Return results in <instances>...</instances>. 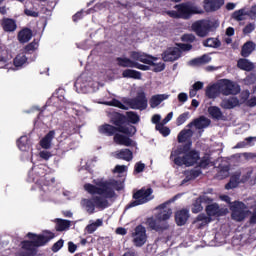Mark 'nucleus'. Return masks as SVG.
<instances>
[{
	"mask_svg": "<svg viewBox=\"0 0 256 256\" xmlns=\"http://www.w3.org/2000/svg\"><path fill=\"white\" fill-rule=\"evenodd\" d=\"M95 185L86 184L84 186L85 191L93 195L91 199L83 198L80 201L81 208L89 215L95 213V209L103 211L111 205L109 201L115 199V191H121L123 189V182L115 180H94Z\"/></svg>",
	"mask_w": 256,
	"mask_h": 256,
	"instance_id": "obj_1",
	"label": "nucleus"
},
{
	"mask_svg": "<svg viewBox=\"0 0 256 256\" xmlns=\"http://www.w3.org/2000/svg\"><path fill=\"white\" fill-rule=\"evenodd\" d=\"M50 173L51 170L43 164L33 166L28 173V181L34 183L32 189L38 191L42 201H49L57 195L56 188L51 186L55 183V178Z\"/></svg>",
	"mask_w": 256,
	"mask_h": 256,
	"instance_id": "obj_2",
	"label": "nucleus"
},
{
	"mask_svg": "<svg viewBox=\"0 0 256 256\" xmlns=\"http://www.w3.org/2000/svg\"><path fill=\"white\" fill-rule=\"evenodd\" d=\"M100 105H108L109 107H118L119 109H138L145 111L148 107V100L145 92H138L136 98H123L122 102L117 99H112L108 102H98Z\"/></svg>",
	"mask_w": 256,
	"mask_h": 256,
	"instance_id": "obj_3",
	"label": "nucleus"
},
{
	"mask_svg": "<svg viewBox=\"0 0 256 256\" xmlns=\"http://www.w3.org/2000/svg\"><path fill=\"white\" fill-rule=\"evenodd\" d=\"M171 161L181 167H191L199 161V152L195 150H189V146H180L177 149L173 150L170 155Z\"/></svg>",
	"mask_w": 256,
	"mask_h": 256,
	"instance_id": "obj_4",
	"label": "nucleus"
},
{
	"mask_svg": "<svg viewBox=\"0 0 256 256\" xmlns=\"http://www.w3.org/2000/svg\"><path fill=\"white\" fill-rule=\"evenodd\" d=\"M29 239L31 241L22 242V255L23 256H32L35 255L36 247H43L46 243H49L55 234L53 232L45 231L41 235H35L33 233H28Z\"/></svg>",
	"mask_w": 256,
	"mask_h": 256,
	"instance_id": "obj_5",
	"label": "nucleus"
},
{
	"mask_svg": "<svg viewBox=\"0 0 256 256\" xmlns=\"http://www.w3.org/2000/svg\"><path fill=\"white\" fill-rule=\"evenodd\" d=\"M169 203H171V201L163 203L157 208L159 213L157 214L156 219H147L146 225H148L150 229H153V231H163V229H167V224L164 221H167L171 218V215H173V211L169 207Z\"/></svg>",
	"mask_w": 256,
	"mask_h": 256,
	"instance_id": "obj_6",
	"label": "nucleus"
},
{
	"mask_svg": "<svg viewBox=\"0 0 256 256\" xmlns=\"http://www.w3.org/2000/svg\"><path fill=\"white\" fill-rule=\"evenodd\" d=\"M174 8L176 11L171 10L166 12L173 19H189L191 15H201L203 13V9L191 2L176 5Z\"/></svg>",
	"mask_w": 256,
	"mask_h": 256,
	"instance_id": "obj_7",
	"label": "nucleus"
},
{
	"mask_svg": "<svg viewBox=\"0 0 256 256\" xmlns=\"http://www.w3.org/2000/svg\"><path fill=\"white\" fill-rule=\"evenodd\" d=\"M220 199L230 204V211H232V219L234 221H243L249 215V210H247V206L243 202L235 201L231 203V198L227 195H221Z\"/></svg>",
	"mask_w": 256,
	"mask_h": 256,
	"instance_id": "obj_8",
	"label": "nucleus"
},
{
	"mask_svg": "<svg viewBox=\"0 0 256 256\" xmlns=\"http://www.w3.org/2000/svg\"><path fill=\"white\" fill-rule=\"evenodd\" d=\"M130 57L134 61H140V63H145L146 65H153L156 73H161V71L165 69V63L157 62V58L149 56L143 52H131Z\"/></svg>",
	"mask_w": 256,
	"mask_h": 256,
	"instance_id": "obj_9",
	"label": "nucleus"
},
{
	"mask_svg": "<svg viewBox=\"0 0 256 256\" xmlns=\"http://www.w3.org/2000/svg\"><path fill=\"white\" fill-rule=\"evenodd\" d=\"M74 87L77 93H91L99 89V84L97 82H93L87 74H82L77 78Z\"/></svg>",
	"mask_w": 256,
	"mask_h": 256,
	"instance_id": "obj_10",
	"label": "nucleus"
},
{
	"mask_svg": "<svg viewBox=\"0 0 256 256\" xmlns=\"http://www.w3.org/2000/svg\"><path fill=\"white\" fill-rule=\"evenodd\" d=\"M134 201L130 202L127 205V209L131 207H137L138 205H144L153 199V189L151 188H142L133 195Z\"/></svg>",
	"mask_w": 256,
	"mask_h": 256,
	"instance_id": "obj_11",
	"label": "nucleus"
},
{
	"mask_svg": "<svg viewBox=\"0 0 256 256\" xmlns=\"http://www.w3.org/2000/svg\"><path fill=\"white\" fill-rule=\"evenodd\" d=\"M215 23L211 20H198L192 24V31L198 37H207L211 33Z\"/></svg>",
	"mask_w": 256,
	"mask_h": 256,
	"instance_id": "obj_12",
	"label": "nucleus"
},
{
	"mask_svg": "<svg viewBox=\"0 0 256 256\" xmlns=\"http://www.w3.org/2000/svg\"><path fill=\"white\" fill-rule=\"evenodd\" d=\"M190 44H179L178 47L168 48L162 55L163 61H177L181 57V51H191Z\"/></svg>",
	"mask_w": 256,
	"mask_h": 256,
	"instance_id": "obj_13",
	"label": "nucleus"
},
{
	"mask_svg": "<svg viewBox=\"0 0 256 256\" xmlns=\"http://www.w3.org/2000/svg\"><path fill=\"white\" fill-rule=\"evenodd\" d=\"M218 85L220 87V94L225 95V97L229 95H237V93L241 91V88L238 86V84L231 80H220Z\"/></svg>",
	"mask_w": 256,
	"mask_h": 256,
	"instance_id": "obj_14",
	"label": "nucleus"
},
{
	"mask_svg": "<svg viewBox=\"0 0 256 256\" xmlns=\"http://www.w3.org/2000/svg\"><path fill=\"white\" fill-rule=\"evenodd\" d=\"M133 243L136 247H143L147 243V230L142 225L135 228L132 233Z\"/></svg>",
	"mask_w": 256,
	"mask_h": 256,
	"instance_id": "obj_15",
	"label": "nucleus"
},
{
	"mask_svg": "<svg viewBox=\"0 0 256 256\" xmlns=\"http://www.w3.org/2000/svg\"><path fill=\"white\" fill-rule=\"evenodd\" d=\"M251 170L247 172L246 176L241 177V172H235L234 175L231 176L230 181L228 184H226V189H235L239 183H245V181L249 180V177H251Z\"/></svg>",
	"mask_w": 256,
	"mask_h": 256,
	"instance_id": "obj_16",
	"label": "nucleus"
},
{
	"mask_svg": "<svg viewBox=\"0 0 256 256\" xmlns=\"http://www.w3.org/2000/svg\"><path fill=\"white\" fill-rule=\"evenodd\" d=\"M120 67H130L132 69H140V71H149V66L140 64L129 58H117Z\"/></svg>",
	"mask_w": 256,
	"mask_h": 256,
	"instance_id": "obj_17",
	"label": "nucleus"
},
{
	"mask_svg": "<svg viewBox=\"0 0 256 256\" xmlns=\"http://www.w3.org/2000/svg\"><path fill=\"white\" fill-rule=\"evenodd\" d=\"M223 5H225V0H204V9L208 13L218 11Z\"/></svg>",
	"mask_w": 256,
	"mask_h": 256,
	"instance_id": "obj_18",
	"label": "nucleus"
},
{
	"mask_svg": "<svg viewBox=\"0 0 256 256\" xmlns=\"http://www.w3.org/2000/svg\"><path fill=\"white\" fill-rule=\"evenodd\" d=\"M220 107L222 109H235V107H239V99L235 96L224 97L220 103Z\"/></svg>",
	"mask_w": 256,
	"mask_h": 256,
	"instance_id": "obj_19",
	"label": "nucleus"
},
{
	"mask_svg": "<svg viewBox=\"0 0 256 256\" xmlns=\"http://www.w3.org/2000/svg\"><path fill=\"white\" fill-rule=\"evenodd\" d=\"M114 141L117 145H124V147H137V143L125 135L115 134Z\"/></svg>",
	"mask_w": 256,
	"mask_h": 256,
	"instance_id": "obj_20",
	"label": "nucleus"
},
{
	"mask_svg": "<svg viewBox=\"0 0 256 256\" xmlns=\"http://www.w3.org/2000/svg\"><path fill=\"white\" fill-rule=\"evenodd\" d=\"M209 125H211V120L205 116H201L200 118L194 120L193 122L189 123L187 127H196L197 129H205Z\"/></svg>",
	"mask_w": 256,
	"mask_h": 256,
	"instance_id": "obj_21",
	"label": "nucleus"
},
{
	"mask_svg": "<svg viewBox=\"0 0 256 256\" xmlns=\"http://www.w3.org/2000/svg\"><path fill=\"white\" fill-rule=\"evenodd\" d=\"M220 94H221V88L219 86V82L207 86V88H206V97H208V99H217V97Z\"/></svg>",
	"mask_w": 256,
	"mask_h": 256,
	"instance_id": "obj_22",
	"label": "nucleus"
},
{
	"mask_svg": "<svg viewBox=\"0 0 256 256\" xmlns=\"http://www.w3.org/2000/svg\"><path fill=\"white\" fill-rule=\"evenodd\" d=\"M113 157L116 159H123L124 161H132L133 160V152L129 149H122L120 151H116L112 153Z\"/></svg>",
	"mask_w": 256,
	"mask_h": 256,
	"instance_id": "obj_23",
	"label": "nucleus"
},
{
	"mask_svg": "<svg viewBox=\"0 0 256 256\" xmlns=\"http://www.w3.org/2000/svg\"><path fill=\"white\" fill-rule=\"evenodd\" d=\"M169 99V94H156L153 95L150 98V107L152 109H155L156 107H159L160 103H163V101H167Z\"/></svg>",
	"mask_w": 256,
	"mask_h": 256,
	"instance_id": "obj_24",
	"label": "nucleus"
},
{
	"mask_svg": "<svg viewBox=\"0 0 256 256\" xmlns=\"http://www.w3.org/2000/svg\"><path fill=\"white\" fill-rule=\"evenodd\" d=\"M176 223L179 226L185 225L189 219V210L182 209L176 212L175 214Z\"/></svg>",
	"mask_w": 256,
	"mask_h": 256,
	"instance_id": "obj_25",
	"label": "nucleus"
},
{
	"mask_svg": "<svg viewBox=\"0 0 256 256\" xmlns=\"http://www.w3.org/2000/svg\"><path fill=\"white\" fill-rule=\"evenodd\" d=\"M211 201V198L207 197L206 195L201 196L193 204L192 213H200V211H203V206H201V203H211Z\"/></svg>",
	"mask_w": 256,
	"mask_h": 256,
	"instance_id": "obj_26",
	"label": "nucleus"
},
{
	"mask_svg": "<svg viewBox=\"0 0 256 256\" xmlns=\"http://www.w3.org/2000/svg\"><path fill=\"white\" fill-rule=\"evenodd\" d=\"M11 58L7 56V51H2L0 54V69H12Z\"/></svg>",
	"mask_w": 256,
	"mask_h": 256,
	"instance_id": "obj_27",
	"label": "nucleus"
},
{
	"mask_svg": "<svg viewBox=\"0 0 256 256\" xmlns=\"http://www.w3.org/2000/svg\"><path fill=\"white\" fill-rule=\"evenodd\" d=\"M55 139V131H50L41 141L40 145L42 149H51V142Z\"/></svg>",
	"mask_w": 256,
	"mask_h": 256,
	"instance_id": "obj_28",
	"label": "nucleus"
},
{
	"mask_svg": "<svg viewBox=\"0 0 256 256\" xmlns=\"http://www.w3.org/2000/svg\"><path fill=\"white\" fill-rule=\"evenodd\" d=\"M31 37H33V32H31L30 29H23L18 34V40L20 43H28V41H31Z\"/></svg>",
	"mask_w": 256,
	"mask_h": 256,
	"instance_id": "obj_29",
	"label": "nucleus"
},
{
	"mask_svg": "<svg viewBox=\"0 0 256 256\" xmlns=\"http://www.w3.org/2000/svg\"><path fill=\"white\" fill-rule=\"evenodd\" d=\"M208 113L212 119H216L217 121L223 119V112L221 111V108L217 106H210L208 108Z\"/></svg>",
	"mask_w": 256,
	"mask_h": 256,
	"instance_id": "obj_30",
	"label": "nucleus"
},
{
	"mask_svg": "<svg viewBox=\"0 0 256 256\" xmlns=\"http://www.w3.org/2000/svg\"><path fill=\"white\" fill-rule=\"evenodd\" d=\"M256 143V137H248L245 140L239 142L234 149H243L245 147H253Z\"/></svg>",
	"mask_w": 256,
	"mask_h": 256,
	"instance_id": "obj_31",
	"label": "nucleus"
},
{
	"mask_svg": "<svg viewBox=\"0 0 256 256\" xmlns=\"http://www.w3.org/2000/svg\"><path fill=\"white\" fill-rule=\"evenodd\" d=\"M99 133H102L103 135H114V133H117V129L115 126L109 125V124H104L99 127L98 129Z\"/></svg>",
	"mask_w": 256,
	"mask_h": 256,
	"instance_id": "obj_32",
	"label": "nucleus"
},
{
	"mask_svg": "<svg viewBox=\"0 0 256 256\" xmlns=\"http://www.w3.org/2000/svg\"><path fill=\"white\" fill-rule=\"evenodd\" d=\"M122 77L125 79H141V72L131 69H126L122 72Z\"/></svg>",
	"mask_w": 256,
	"mask_h": 256,
	"instance_id": "obj_33",
	"label": "nucleus"
},
{
	"mask_svg": "<svg viewBox=\"0 0 256 256\" xmlns=\"http://www.w3.org/2000/svg\"><path fill=\"white\" fill-rule=\"evenodd\" d=\"M239 69H242V71H252V69L255 67L251 61L248 59H240L237 63Z\"/></svg>",
	"mask_w": 256,
	"mask_h": 256,
	"instance_id": "obj_34",
	"label": "nucleus"
},
{
	"mask_svg": "<svg viewBox=\"0 0 256 256\" xmlns=\"http://www.w3.org/2000/svg\"><path fill=\"white\" fill-rule=\"evenodd\" d=\"M99 227H103V219H97L95 222L90 221V224L86 226V231L89 234L95 233V230Z\"/></svg>",
	"mask_w": 256,
	"mask_h": 256,
	"instance_id": "obj_35",
	"label": "nucleus"
},
{
	"mask_svg": "<svg viewBox=\"0 0 256 256\" xmlns=\"http://www.w3.org/2000/svg\"><path fill=\"white\" fill-rule=\"evenodd\" d=\"M211 62V56L205 54L199 58L193 59L189 62V65H205Z\"/></svg>",
	"mask_w": 256,
	"mask_h": 256,
	"instance_id": "obj_36",
	"label": "nucleus"
},
{
	"mask_svg": "<svg viewBox=\"0 0 256 256\" xmlns=\"http://www.w3.org/2000/svg\"><path fill=\"white\" fill-rule=\"evenodd\" d=\"M253 51H255V44L253 42L245 43L242 47V57H249Z\"/></svg>",
	"mask_w": 256,
	"mask_h": 256,
	"instance_id": "obj_37",
	"label": "nucleus"
},
{
	"mask_svg": "<svg viewBox=\"0 0 256 256\" xmlns=\"http://www.w3.org/2000/svg\"><path fill=\"white\" fill-rule=\"evenodd\" d=\"M190 137H193V130L184 129L178 134V143H185Z\"/></svg>",
	"mask_w": 256,
	"mask_h": 256,
	"instance_id": "obj_38",
	"label": "nucleus"
},
{
	"mask_svg": "<svg viewBox=\"0 0 256 256\" xmlns=\"http://www.w3.org/2000/svg\"><path fill=\"white\" fill-rule=\"evenodd\" d=\"M17 146L20 151H29V138L22 136L17 141Z\"/></svg>",
	"mask_w": 256,
	"mask_h": 256,
	"instance_id": "obj_39",
	"label": "nucleus"
},
{
	"mask_svg": "<svg viewBox=\"0 0 256 256\" xmlns=\"http://www.w3.org/2000/svg\"><path fill=\"white\" fill-rule=\"evenodd\" d=\"M210 221L211 220L209 219V217H207L205 214H200L194 221V225H196V227L198 228H201L205 227V225H207Z\"/></svg>",
	"mask_w": 256,
	"mask_h": 256,
	"instance_id": "obj_40",
	"label": "nucleus"
},
{
	"mask_svg": "<svg viewBox=\"0 0 256 256\" xmlns=\"http://www.w3.org/2000/svg\"><path fill=\"white\" fill-rule=\"evenodd\" d=\"M27 64V56L25 53L18 54L14 59V67L19 69V67H23V65Z\"/></svg>",
	"mask_w": 256,
	"mask_h": 256,
	"instance_id": "obj_41",
	"label": "nucleus"
},
{
	"mask_svg": "<svg viewBox=\"0 0 256 256\" xmlns=\"http://www.w3.org/2000/svg\"><path fill=\"white\" fill-rule=\"evenodd\" d=\"M249 13L245 9L237 10L233 13L232 17L235 19V21H245L247 19V16Z\"/></svg>",
	"mask_w": 256,
	"mask_h": 256,
	"instance_id": "obj_42",
	"label": "nucleus"
},
{
	"mask_svg": "<svg viewBox=\"0 0 256 256\" xmlns=\"http://www.w3.org/2000/svg\"><path fill=\"white\" fill-rule=\"evenodd\" d=\"M4 31H15L17 29V24L13 19H4L2 22Z\"/></svg>",
	"mask_w": 256,
	"mask_h": 256,
	"instance_id": "obj_43",
	"label": "nucleus"
},
{
	"mask_svg": "<svg viewBox=\"0 0 256 256\" xmlns=\"http://www.w3.org/2000/svg\"><path fill=\"white\" fill-rule=\"evenodd\" d=\"M201 175V169L200 168H194L192 170L186 171V179L185 182L191 181V179H197Z\"/></svg>",
	"mask_w": 256,
	"mask_h": 256,
	"instance_id": "obj_44",
	"label": "nucleus"
},
{
	"mask_svg": "<svg viewBox=\"0 0 256 256\" xmlns=\"http://www.w3.org/2000/svg\"><path fill=\"white\" fill-rule=\"evenodd\" d=\"M204 47H212L213 49H217V47H221V42L217 38H208L203 42Z\"/></svg>",
	"mask_w": 256,
	"mask_h": 256,
	"instance_id": "obj_45",
	"label": "nucleus"
},
{
	"mask_svg": "<svg viewBox=\"0 0 256 256\" xmlns=\"http://www.w3.org/2000/svg\"><path fill=\"white\" fill-rule=\"evenodd\" d=\"M118 131L120 133H124L125 135H135L137 133V129L135 126L128 125V126H119Z\"/></svg>",
	"mask_w": 256,
	"mask_h": 256,
	"instance_id": "obj_46",
	"label": "nucleus"
},
{
	"mask_svg": "<svg viewBox=\"0 0 256 256\" xmlns=\"http://www.w3.org/2000/svg\"><path fill=\"white\" fill-rule=\"evenodd\" d=\"M207 214L211 217L213 215H221V209L218 204L208 205L206 207Z\"/></svg>",
	"mask_w": 256,
	"mask_h": 256,
	"instance_id": "obj_47",
	"label": "nucleus"
},
{
	"mask_svg": "<svg viewBox=\"0 0 256 256\" xmlns=\"http://www.w3.org/2000/svg\"><path fill=\"white\" fill-rule=\"evenodd\" d=\"M69 227H71L70 221L62 219L57 220V231H65V229H69Z\"/></svg>",
	"mask_w": 256,
	"mask_h": 256,
	"instance_id": "obj_48",
	"label": "nucleus"
},
{
	"mask_svg": "<svg viewBox=\"0 0 256 256\" xmlns=\"http://www.w3.org/2000/svg\"><path fill=\"white\" fill-rule=\"evenodd\" d=\"M219 172H218V177L220 179H225V177H229V166L228 165H223L221 164L219 166Z\"/></svg>",
	"mask_w": 256,
	"mask_h": 256,
	"instance_id": "obj_49",
	"label": "nucleus"
},
{
	"mask_svg": "<svg viewBox=\"0 0 256 256\" xmlns=\"http://www.w3.org/2000/svg\"><path fill=\"white\" fill-rule=\"evenodd\" d=\"M156 131H159V133H161L163 137H167L171 133V130L168 127H165V124L163 123H159L156 125Z\"/></svg>",
	"mask_w": 256,
	"mask_h": 256,
	"instance_id": "obj_50",
	"label": "nucleus"
},
{
	"mask_svg": "<svg viewBox=\"0 0 256 256\" xmlns=\"http://www.w3.org/2000/svg\"><path fill=\"white\" fill-rule=\"evenodd\" d=\"M37 49H39V42L33 41L26 46L25 53L31 54L33 51H37Z\"/></svg>",
	"mask_w": 256,
	"mask_h": 256,
	"instance_id": "obj_51",
	"label": "nucleus"
},
{
	"mask_svg": "<svg viewBox=\"0 0 256 256\" xmlns=\"http://www.w3.org/2000/svg\"><path fill=\"white\" fill-rule=\"evenodd\" d=\"M126 117L130 121V123H139V115H137V113L133 111L127 112Z\"/></svg>",
	"mask_w": 256,
	"mask_h": 256,
	"instance_id": "obj_52",
	"label": "nucleus"
},
{
	"mask_svg": "<svg viewBox=\"0 0 256 256\" xmlns=\"http://www.w3.org/2000/svg\"><path fill=\"white\" fill-rule=\"evenodd\" d=\"M187 119H189V112H184L183 114L178 116V118L176 120V125H178V127L183 125V123H185V121H187Z\"/></svg>",
	"mask_w": 256,
	"mask_h": 256,
	"instance_id": "obj_53",
	"label": "nucleus"
},
{
	"mask_svg": "<svg viewBox=\"0 0 256 256\" xmlns=\"http://www.w3.org/2000/svg\"><path fill=\"white\" fill-rule=\"evenodd\" d=\"M256 81V73H251L249 76H247L244 79L245 85H253V83Z\"/></svg>",
	"mask_w": 256,
	"mask_h": 256,
	"instance_id": "obj_54",
	"label": "nucleus"
},
{
	"mask_svg": "<svg viewBox=\"0 0 256 256\" xmlns=\"http://www.w3.org/2000/svg\"><path fill=\"white\" fill-rule=\"evenodd\" d=\"M253 31H255V24L253 23L247 24L243 29V33H245V35H249V33H253Z\"/></svg>",
	"mask_w": 256,
	"mask_h": 256,
	"instance_id": "obj_55",
	"label": "nucleus"
},
{
	"mask_svg": "<svg viewBox=\"0 0 256 256\" xmlns=\"http://www.w3.org/2000/svg\"><path fill=\"white\" fill-rule=\"evenodd\" d=\"M62 247H63V240H59V241H57V242L53 245L52 251H53L54 253H57V251H59Z\"/></svg>",
	"mask_w": 256,
	"mask_h": 256,
	"instance_id": "obj_56",
	"label": "nucleus"
},
{
	"mask_svg": "<svg viewBox=\"0 0 256 256\" xmlns=\"http://www.w3.org/2000/svg\"><path fill=\"white\" fill-rule=\"evenodd\" d=\"M145 170V164L138 162L135 164V172L136 173H143V171Z\"/></svg>",
	"mask_w": 256,
	"mask_h": 256,
	"instance_id": "obj_57",
	"label": "nucleus"
},
{
	"mask_svg": "<svg viewBox=\"0 0 256 256\" xmlns=\"http://www.w3.org/2000/svg\"><path fill=\"white\" fill-rule=\"evenodd\" d=\"M187 99H189V96H187V93L182 92V93L178 94V101L180 103H187Z\"/></svg>",
	"mask_w": 256,
	"mask_h": 256,
	"instance_id": "obj_58",
	"label": "nucleus"
},
{
	"mask_svg": "<svg viewBox=\"0 0 256 256\" xmlns=\"http://www.w3.org/2000/svg\"><path fill=\"white\" fill-rule=\"evenodd\" d=\"M125 171H127V166L125 165H117L114 168V173H125Z\"/></svg>",
	"mask_w": 256,
	"mask_h": 256,
	"instance_id": "obj_59",
	"label": "nucleus"
},
{
	"mask_svg": "<svg viewBox=\"0 0 256 256\" xmlns=\"http://www.w3.org/2000/svg\"><path fill=\"white\" fill-rule=\"evenodd\" d=\"M41 159H44L45 161H48V159L51 157V152L44 150L39 153Z\"/></svg>",
	"mask_w": 256,
	"mask_h": 256,
	"instance_id": "obj_60",
	"label": "nucleus"
},
{
	"mask_svg": "<svg viewBox=\"0 0 256 256\" xmlns=\"http://www.w3.org/2000/svg\"><path fill=\"white\" fill-rule=\"evenodd\" d=\"M25 15H27L28 17H39V13L33 11V10H29V9H25L24 10Z\"/></svg>",
	"mask_w": 256,
	"mask_h": 256,
	"instance_id": "obj_61",
	"label": "nucleus"
},
{
	"mask_svg": "<svg viewBox=\"0 0 256 256\" xmlns=\"http://www.w3.org/2000/svg\"><path fill=\"white\" fill-rule=\"evenodd\" d=\"M161 121V115L159 114H155L152 116V123H154V125H159V123Z\"/></svg>",
	"mask_w": 256,
	"mask_h": 256,
	"instance_id": "obj_62",
	"label": "nucleus"
},
{
	"mask_svg": "<svg viewBox=\"0 0 256 256\" xmlns=\"http://www.w3.org/2000/svg\"><path fill=\"white\" fill-rule=\"evenodd\" d=\"M182 39L184 41H190V43H193V41H195V36L192 34H186V35H183Z\"/></svg>",
	"mask_w": 256,
	"mask_h": 256,
	"instance_id": "obj_63",
	"label": "nucleus"
},
{
	"mask_svg": "<svg viewBox=\"0 0 256 256\" xmlns=\"http://www.w3.org/2000/svg\"><path fill=\"white\" fill-rule=\"evenodd\" d=\"M171 119H173V112H170L167 114V116L162 120V124L167 125V123H169V121H171Z\"/></svg>",
	"mask_w": 256,
	"mask_h": 256,
	"instance_id": "obj_64",
	"label": "nucleus"
}]
</instances>
